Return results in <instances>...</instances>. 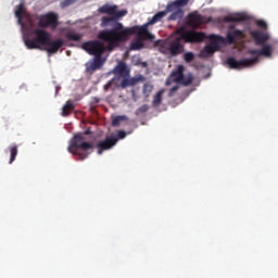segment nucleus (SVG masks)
Returning a JSON list of instances; mask_svg holds the SVG:
<instances>
[{"label": "nucleus", "instance_id": "obj_1", "mask_svg": "<svg viewBox=\"0 0 278 278\" xmlns=\"http://www.w3.org/2000/svg\"><path fill=\"white\" fill-rule=\"evenodd\" d=\"M100 14H108L109 16H103L101 18V27L110 28L100 30L98 34V40L86 41L83 43L81 48L84 51L89 53V55H94V58H103L105 51H114L116 47L127 42V40L115 41L112 36L116 23H121L123 16H127V9L118 10V5L103 4L98 9Z\"/></svg>", "mask_w": 278, "mask_h": 278}, {"label": "nucleus", "instance_id": "obj_2", "mask_svg": "<svg viewBox=\"0 0 278 278\" xmlns=\"http://www.w3.org/2000/svg\"><path fill=\"white\" fill-rule=\"evenodd\" d=\"M184 2H169L164 11L157 12L152 16V18L146 24L138 26L127 27L123 25V23L115 22V27L111 31V36H113V40L115 42H121L123 40H129L131 36H138L141 40H155V35L149 31L150 25H155V23H160L166 16V14L173 12L176 5H182Z\"/></svg>", "mask_w": 278, "mask_h": 278}, {"label": "nucleus", "instance_id": "obj_3", "mask_svg": "<svg viewBox=\"0 0 278 278\" xmlns=\"http://www.w3.org/2000/svg\"><path fill=\"white\" fill-rule=\"evenodd\" d=\"M261 47V50L252 49L248 51L250 55H256L255 58L241 59L238 61L236 58L230 56L226 60V64H228L229 68L240 71L242 68H249V66H253V64H257L260 62V55H263L264 58H273V46L264 43Z\"/></svg>", "mask_w": 278, "mask_h": 278}, {"label": "nucleus", "instance_id": "obj_4", "mask_svg": "<svg viewBox=\"0 0 278 278\" xmlns=\"http://www.w3.org/2000/svg\"><path fill=\"white\" fill-rule=\"evenodd\" d=\"M84 140H86L84 134H77L72 138L67 148L68 153H72V155H78L80 161L86 160V157H88V153L79 152V149H81V151H90V149H93L94 147L92 143L86 142Z\"/></svg>", "mask_w": 278, "mask_h": 278}, {"label": "nucleus", "instance_id": "obj_5", "mask_svg": "<svg viewBox=\"0 0 278 278\" xmlns=\"http://www.w3.org/2000/svg\"><path fill=\"white\" fill-rule=\"evenodd\" d=\"M33 39L29 36L24 37V43L27 49H40V47H46L48 40H51V34L45 29L36 28L33 30Z\"/></svg>", "mask_w": 278, "mask_h": 278}, {"label": "nucleus", "instance_id": "obj_6", "mask_svg": "<svg viewBox=\"0 0 278 278\" xmlns=\"http://www.w3.org/2000/svg\"><path fill=\"white\" fill-rule=\"evenodd\" d=\"M185 46L184 39L181 37H177L173 40H168L161 46V53L165 55H170L172 58H177V55H181L184 53Z\"/></svg>", "mask_w": 278, "mask_h": 278}, {"label": "nucleus", "instance_id": "obj_7", "mask_svg": "<svg viewBox=\"0 0 278 278\" xmlns=\"http://www.w3.org/2000/svg\"><path fill=\"white\" fill-rule=\"evenodd\" d=\"M14 14L15 18H17L18 25L26 27L27 29H31L34 27V17L29 12H27V8H25L24 2L16 5Z\"/></svg>", "mask_w": 278, "mask_h": 278}, {"label": "nucleus", "instance_id": "obj_8", "mask_svg": "<svg viewBox=\"0 0 278 278\" xmlns=\"http://www.w3.org/2000/svg\"><path fill=\"white\" fill-rule=\"evenodd\" d=\"M59 16L54 12H48L47 14L39 16V27H50V29H58V25H60Z\"/></svg>", "mask_w": 278, "mask_h": 278}, {"label": "nucleus", "instance_id": "obj_9", "mask_svg": "<svg viewBox=\"0 0 278 278\" xmlns=\"http://www.w3.org/2000/svg\"><path fill=\"white\" fill-rule=\"evenodd\" d=\"M208 39L211 40V45L204 47L200 52V58H210V55H214L218 49V42L223 40V37L218 35H211Z\"/></svg>", "mask_w": 278, "mask_h": 278}, {"label": "nucleus", "instance_id": "obj_10", "mask_svg": "<svg viewBox=\"0 0 278 278\" xmlns=\"http://www.w3.org/2000/svg\"><path fill=\"white\" fill-rule=\"evenodd\" d=\"M118 142V139L115 135H111L105 138V140H102L97 143L98 149V155H102L103 151H110L113 147H116V143Z\"/></svg>", "mask_w": 278, "mask_h": 278}, {"label": "nucleus", "instance_id": "obj_11", "mask_svg": "<svg viewBox=\"0 0 278 278\" xmlns=\"http://www.w3.org/2000/svg\"><path fill=\"white\" fill-rule=\"evenodd\" d=\"M182 2V4L174 7V10L170 11V15L167 17V21H181L184 18V9L188 3H190V0H175L172 3Z\"/></svg>", "mask_w": 278, "mask_h": 278}, {"label": "nucleus", "instance_id": "obj_12", "mask_svg": "<svg viewBox=\"0 0 278 278\" xmlns=\"http://www.w3.org/2000/svg\"><path fill=\"white\" fill-rule=\"evenodd\" d=\"M103 64H105V60H103V58L94 56L92 61L85 64L86 73L92 75L96 71L101 70Z\"/></svg>", "mask_w": 278, "mask_h": 278}, {"label": "nucleus", "instance_id": "obj_13", "mask_svg": "<svg viewBox=\"0 0 278 278\" xmlns=\"http://www.w3.org/2000/svg\"><path fill=\"white\" fill-rule=\"evenodd\" d=\"M64 45L65 42L61 38L55 40L48 39L45 51L50 54H55L60 51V49H62V47H64Z\"/></svg>", "mask_w": 278, "mask_h": 278}, {"label": "nucleus", "instance_id": "obj_14", "mask_svg": "<svg viewBox=\"0 0 278 278\" xmlns=\"http://www.w3.org/2000/svg\"><path fill=\"white\" fill-rule=\"evenodd\" d=\"M184 81V66L179 65L178 70L173 72L170 76L166 80V86H170V84H181Z\"/></svg>", "mask_w": 278, "mask_h": 278}, {"label": "nucleus", "instance_id": "obj_15", "mask_svg": "<svg viewBox=\"0 0 278 278\" xmlns=\"http://www.w3.org/2000/svg\"><path fill=\"white\" fill-rule=\"evenodd\" d=\"M129 68H127V64L123 61H119L117 65L113 68V74L115 75V78L117 77L121 79V77H129Z\"/></svg>", "mask_w": 278, "mask_h": 278}, {"label": "nucleus", "instance_id": "obj_16", "mask_svg": "<svg viewBox=\"0 0 278 278\" xmlns=\"http://www.w3.org/2000/svg\"><path fill=\"white\" fill-rule=\"evenodd\" d=\"M205 38H206L205 33L191 30L185 34V39L187 42H203Z\"/></svg>", "mask_w": 278, "mask_h": 278}, {"label": "nucleus", "instance_id": "obj_17", "mask_svg": "<svg viewBox=\"0 0 278 278\" xmlns=\"http://www.w3.org/2000/svg\"><path fill=\"white\" fill-rule=\"evenodd\" d=\"M252 38L255 40V45L263 46L270 40V35L262 33L260 30H254L251 33Z\"/></svg>", "mask_w": 278, "mask_h": 278}, {"label": "nucleus", "instance_id": "obj_18", "mask_svg": "<svg viewBox=\"0 0 278 278\" xmlns=\"http://www.w3.org/2000/svg\"><path fill=\"white\" fill-rule=\"evenodd\" d=\"M187 23L190 27H199V25H203V15L192 12L187 16Z\"/></svg>", "mask_w": 278, "mask_h": 278}, {"label": "nucleus", "instance_id": "obj_19", "mask_svg": "<svg viewBox=\"0 0 278 278\" xmlns=\"http://www.w3.org/2000/svg\"><path fill=\"white\" fill-rule=\"evenodd\" d=\"M242 21H248L244 13H237L236 15H226L223 18V23H242Z\"/></svg>", "mask_w": 278, "mask_h": 278}, {"label": "nucleus", "instance_id": "obj_20", "mask_svg": "<svg viewBox=\"0 0 278 278\" xmlns=\"http://www.w3.org/2000/svg\"><path fill=\"white\" fill-rule=\"evenodd\" d=\"M241 38H244V33L240 29H236L233 33H228L226 36L228 45H233L236 40H240Z\"/></svg>", "mask_w": 278, "mask_h": 278}, {"label": "nucleus", "instance_id": "obj_21", "mask_svg": "<svg viewBox=\"0 0 278 278\" xmlns=\"http://www.w3.org/2000/svg\"><path fill=\"white\" fill-rule=\"evenodd\" d=\"M75 110V103L72 100L66 101L62 109V116H71V112Z\"/></svg>", "mask_w": 278, "mask_h": 278}, {"label": "nucleus", "instance_id": "obj_22", "mask_svg": "<svg viewBox=\"0 0 278 278\" xmlns=\"http://www.w3.org/2000/svg\"><path fill=\"white\" fill-rule=\"evenodd\" d=\"M65 38L67 40H72L73 42H79V40H81V38H84V35L77 34L73 30H70L65 34Z\"/></svg>", "mask_w": 278, "mask_h": 278}, {"label": "nucleus", "instance_id": "obj_23", "mask_svg": "<svg viewBox=\"0 0 278 278\" xmlns=\"http://www.w3.org/2000/svg\"><path fill=\"white\" fill-rule=\"evenodd\" d=\"M164 92H166V90L161 89V90L157 91V93L154 96L153 101H152L153 108H160V105H162V97H163Z\"/></svg>", "mask_w": 278, "mask_h": 278}, {"label": "nucleus", "instance_id": "obj_24", "mask_svg": "<svg viewBox=\"0 0 278 278\" xmlns=\"http://www.w3.org/2000/svg\"><path fill=\"white\" fill-rule=\"evenodd\" d=\"M9 150H10L9 164H12L14 160H16V155H18V146H11L9 147Z\"/></svg>", "mask_w": 278, "mask_h": 278}, {"label": "nucleus", "instance_id": "obj_25", "mask_svg": "<svg viewBox=\"0 0 278 278\" xmlns=\"http://www.w3.org/2000/svg\"><path fill=\"white\" fill-rule=\"evenodd\" d=\"M123 121H127V116L125 115H117L112 119V126L113 127H118Z\"/></svg>", "mask_w": 278, "mask_h": 278}, {"label": "nucleus", "instance_id": "obj_26", "mask_svg": "<svg viewBox=\"0 0 278 278\" xmlns=\"http://www.w3.org/2000/svg\"><path fill=\"white\" fill-rule=\"evenodd\" d=\"M148 112H149V104H142L136 110L135 114L136 116H143V114Z\"/></svg>", "mask_w": 278, "mask_h": 278}, {"label": "nucleus", "instance_id": "obj_27", "mask_svg": "<svg viewBox=\"0 0 278 278\" xmlns=\"http://www.w3.org/2000/svg\"><path fill=\"white\" fill-rule=\"evenodd\" d=\"M122 81L119 85H117V88H122L123 90H125L126 88H129L130 83H129V76H123L122 77Z\"/></svg>", "mask_w": 278, "mask_h": 278}, {"label": "nucleus", "instance_id": "obj_28", "mask_svg": "<svg viewBox=\"0 0 278 278\" xmlns=\"http://www.w3.org/2000/svg\"><path fill=\"white\" fill-rule=\"evenodd\" d=\"M142 47H144V45L140 40L132 41L130 43V50L131 51H139V49H142Z\"/></svg>", "mask_w": 278, "mask_h": 278}, {"label": "nucleus", "instance_id": "obj_29", "mask_svg": "<svg viewBox=\"0 0 278 278\" xmlns=\"http://www.w3.org/2000/svg\"><path fill=\"white\" fill-rule=\"evenodd\" d=\"M139 81H144V76L139 75L137 77L129 78L130 87L137 86Z\"/></svg>", "mask_w": 278, "mask_h": 278}, {"label": "nucleus", "instance_id": "obj_30", "mask_svg": "<svg viewBox=\"0 0 278 278\" xmlns=\"http://www.w3.org/2000/svg\"><path fill=\"white\" fill-rule=\"evenodd\" d=\"M152 91H153V85L146 83L143 85V94H146V97H149V94H151Z\"/></svg>", "mask_w": 278, "mask_h": 278}, {"label": "nucleus", "instance_id": "obj_31", "mask_svg": "<svg viewBox=\"0 0 278 278\" xmlns=\"http://www.w3.org/2000/svg\"><path fill=\"white\" fill-rule=\"evenodd\" d=\"M184 60L187 64H190V62L194 61V53L193 52H186L184 54Z\"/></svg>", "mask_w": 278, "mask_h": 278}, {"label": "nucleus", "instance_id": "obj_32", "mask_svg": "<svg viewBox=\"0 0 278 278\" xmlns=\"http://www.w3.org/2000/svg\"><path fill=\"white\" fill-rule=\"evenodd\" d=\"M75 3V0H64L60 3L61 8H68V5H73Z\"/></svg>", "mask_w": 278, "mask_h": 278}, {"label": "nucleus", "instance_id": "obj_33", "mask_svg": "<svg viewBox=\"0 0 278 278\" xmlns=\"http://www.w3.org/2000/svg\"><path fill=\"white\" fill-rule=\"evenodd\" d=\"M124 138H127V132L125 130H118L116 139L124 140Z\"/></svg>", "mask_w": 278, "mask_h": 278}, {"label": "nucleus", "instance_id": "obj_34", "mask_svg": "<svg viewBox=\"0 0 278 278\" xmlns=\"http://www.w3.org/2000/svg\"><path fill=\"white\" fill-rule=\"evenodd\" d=\"M180 84H184V86H190V84H192V77H185Z\"/></svg>", "mask_w": 278, "mask_h": 278}, {"label": "nucleus", "instance_id": "obj_35", "mask_svg": "<svg viewBox=\"0 0 278 278\" xmlns=\"http://www.w3.org/2000/svg\"><path fill=\"white\" fill-rule=\"evenodd\" d=\"M257 26L262 27V29H266L268 27V24H266V22H264V20H260L257 22Z\"/></svg>", "mask_w": 278, "mask_h": 278}, {"label": "nucleus", "instance_id": "obj_36", "mask_svg": "<svg viewBox=\"0 0 278 278\" xmlns=\"http://www.w3.org/2000/svg\"><path fill=\"white\" fill-rule=\"evenodd\" d=\"M177 90H179V86L172 87L169 90L168 97H173L175 92H177Z\"/></svg>", "mask_w": 278, "mask_h": 278}, {"label": "nucleus", "instance_id": "obj_37", "mask_svg": "<svg viewBox=\"0 0 278 278\" xmlns=\"http://www.w3.org/2000/svg\"><path fill=\"white\" fill-rule=\"evenodd\" d=\"M88 134H90V129H87V130L84 132L85 136H88Z\"/></svg>", "mask_w": 278, "mask_h": 278}, {"label": "nucleus", "instance_id": "obj_38", "mask_svg": "<svg viewBox=\"0 0 278 278\" xmlns=\"http://www.w3.org/2000/svg\"><path fill=\"white\" fill-rule=\"evenodd\" d=\"M229 29H236V25H230Z\"/></svg>", "mask_w": 278, "mask_h": 278}, {"label": "nucleus", "instance_id": "obj_39", "mask_svg": "<svg viewBox=\"0 0 278 278\" xmlns=\"http://www.w3.org/2000/svg\"><path fill=\"white\" fill-rule=\"evenodd\" d=\"M66 55H71V50H67V51H66Z\"/></svg>", "mask_w": 278, "mask_h": 278}, {"label": "nucleus", "instance_id": "obj_40", "mask_svg": "<svg viewBox=\"0 0 278 278\" xmlns=\"http://www.w3.org/2000/svg\"><path fill=\"white\" fill-rule=\"evenodd\" d=\"M142 66H147V63L144 62V63H142Z\"/></svg>", "mask_w": 278, "mask_h": 278}]
</instances>
